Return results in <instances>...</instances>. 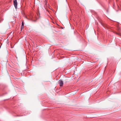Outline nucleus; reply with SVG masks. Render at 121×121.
I'll return each mask as SVG.
<instances>
[{"instance_id": "f257e3e1", "label": "nucleus", "mask_w": 121, "mask_h": 121, "mask_svg": "<svg viewBox=\"0 0 121 121\" xmlns=\"http://www.w3.org/2000/svg\"><path fill=\"white\" fill-rule=\"evenodd\" d=\"M13 4L16 9L17 8V0H13Z\"/></svg>"}, {"instance_id": "f03ea898", "label": "nucleus", "mask_w": 121, "mask_h": 121, "mask_svg": "<svg viewBox=\"0 0 121 121\" xmlns=\"http://www.w3.org/2000/svg\"><path fill=\"white\" fill-rule=\"evenodd\" d=\"M58 83L60 84V86H63V82L62 81L60 80L58 81Z\"/></svg>"}, {"instance_id": "7ed1b4c3", "label": "nucleus", "mask_w": 121, "mask_h": 121, "mask_svg": "<svg viewBox=\"0 0 121 121\" xmlns=\"http://www.w3.org/2000/svg\"><path fill=\"white\" fill-rule=\"evenodd\" d=\"M23 28H24V26H21V29L22 30V29Z\"/></svg>"}, {"instance_id": "20e7f679", "label": "nucleus", "mask_w": 121, "mask_h": 121, "mask_svg": "<svg viewBox=\"0 0 121 121\" xmlns=\"http://www.w3.org/2000/svg\"><path fill=\"white\" fill-rule=\"evenodd\" d=\"M24 24L23 22H22V26H24Z\"/></svg>"}]
</instances>
